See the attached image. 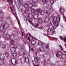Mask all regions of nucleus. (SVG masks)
<instances>
[{
    "label": "nucleus",
    "instance_id": "nucleus-15",
    "mask_svg": "<svg viewBox=\"0 0 66 66\" xmlns=\"http://www.w3.org/2000/svg\"><path fill=\"white\" fill-rule=\"evenodd\" d=\"M12 38V36L10 35H7L6 36V39L7 40H9Z\"/></svg>",
    "mask_w": 66,
    "mask_h": 66
},
{
    "label": "nucleus",
    "instance_id": "nucleus-59",
    "mask_svg": "<svg viewBox=\"0 0 66 66\" xmlns=\"http://www.w3.org/2000/svg\"><path fill=\"white\" fill-rule=\"evenodd\" d=\"M24 37H25V38H27V35H25L24 36Z\"/></svg>",
    "mask_w": 66,
    "mask_h": 66
},
{
    "label": "nucleus",
    "instance_id": "nucleus-33",
    "mask_svg": "<svg viewBox=\"0 0 66 66\" xmlns=\"http://www.w3.org/2000/svg\"><path fill=\"white\" fill-rule=\"evenodd\" d=\"M34 37H33L30 35L29 37V40H30V42H31V39H32V40L33 39H34Z\"/></svg>",
    "mask_w": 66,
    "mask_h": 66
},
{
    "label": "nucleus",
    "instance_id": "nucleus-32",
    "mask_svg": "<svg viewBox=\"0 0 66 66\" xmlns=\"http://www.w3.org/2000/svg\"><path fill=\"white\" fill-rule=\"evenodd\" d=\"M4 26H5V28L6 29H7V28H9V25L7 24H5Z\"/></svg>",
    "mask_w": 66,
    "mask_h": 66
},
{
    "label": "nucleus",
    "instance_id": "nucleus-28",
    "mask_svg": "<svg viewBox=\"0 0 66 66\" xmlns=\"http://www.w3.org/2000/svg\"><path fill=\"white\" fill-rule=\"evenodd\" d=\"M44 13L45 12H44V11L42 10H41L39 14H41L42 15H44Z\"/></svg>",
    "mask_w": 66,
    "mask_h": 66
},
{
    "label": "nucleus",
    "instance_id": "nucleus-37",
    "mask_svg": "<svg viewBox=\"0 0 66 66\" xmlns=\"http://www.w3.org/2000/svg\"><path fill=\"white\" fill-rule=\"evenodd\" d=\"M50 3H51V4L52 5H53L54 4V0H51L50 1Z\"/></svg>",
    "mask_w": 66,
    "mask_h": 66
},
{
    "label": "nucleus",
    "instance_id": "nucleus-7",
    "mask_svg": "<svg viewBox=\"0 0 66 66\" xmlns=\"http://www.w3.org/2000/svg\"><path fill=\"white\" fill-rule=\"evenodd\" d=\"M62 55V52L61 51H59L57 53H56V55L57 57H59Z\"/></svg>",
    "mask_w": 66,
    "mask_h": 66
},
{
    "label": "nucleus",
    "instance_id": "nucleus-31",
    "mask_svg": "<svg viewBox=\"0 0 66 66\" xmlns=\"http://www.w3.org/2000/svg\"><path fill=\"white\" fill-rule=\"evenodd\" d=\"M46 15H47V16H49V15H50V11H46Z\"/></svg>",
    "mask_w": 66,
    "mask_h": 66
},
{
    "label": "nucleus",
    "instance_id": "nucleus-39",
    "mask_svg": "<svg viewBox=\"0 0 66 66\" xmlns=\"http://www.w3.org/2000/svg\"><path fill=\"white\" fill-rule=\"evenodd\" d=\"M42 64L41 62H39L38 65H36L35 66H40L42 65Z\"/></svg>",
    "mask_w": 66,
    "mask_h": 66
},
{
    "label": "nucleus",
    "instance_id": "nucleus-10",
    "mask_svg": "<svg viewBox=\"0 0 66 66\" xmlns=\"http://www.w3.org/2000/svg\"><path fill=\"white\" fill-rule=\"evenodd\" d=\"M43 46L44 48V49H48L49 47V44L48 43L47 44V45H46L45 44V45H44V46Z\"/></svg>",
    "mask_w": 66,
    "mask_h": 66
},
{
    "label": "nucleus",
    "instance_id": "nucleus-14",
    "mask_svg": "<svg viewBox=\"0 0 66 66\" xmlns=\"http://www.w3.org/2000/svg\"><path fill=\"white\" fill-rule=\"evenodd\" d=\"M40 58L38 57H36L35 59V61L36 63L38 62V61H39Z\"/></svg>",
    "mask_w": 66,
    "mask_h": 66
},
{
    "label": "nucleus",
    "instance_id": "nucleus-4",
    "mask_svg": "<svg viewBox=\"0 0 66 66\" xmlns=\"http://www.w3.org/2000/svg\"><path fill=\"white\" fill-rule=\"evenodd\" d=\"M44 51L45 50L44 49V48H43V46H42V47H39L37 50V52H41V51L43 52V51Z\"/></svg>",
    "mask_w": 66,
    "mask_h": 66
},
{
    "label": "nucleus",
    "instance_id": "nucleus-60",
    "mask_svg": "<svg viewBox=\"0 0 66 66\" xmlns=\"http://www.w3.org/2000/svg\"><path fill=\"white\" fill-rule=\"evenodd\" d=\"M2 44V42L0 41V45H1Z\"/></svg>",
    "mask_w": 66,
    "mask_h": 66
},
{
    "label": "nucleus",
    "instance_id": "nucleus-2",
    "mask_svg": "<svg viewBox=\"0 0 66 66\" xmlns=\"http://www.w3.org/2000/svg\"><path fill=\"white\" fill-rule=\"evenodd\" d=\"M59 22H60L57 21L55 22L54 23L55 26H54V25H52L51 29L52 30H55V29H56V27H58L60 24Z\"/></svg>",
    "mask_w": 66,
    "mask_h": 66
},
{
    "label": "nucleus",
    "instance_id": "nucleus-55",
    "mask_svg": "<svg viewBox=\"0 0 66 66\" xmlns=\"http://www.w3.org/2000/svg\"><path fill=\"white\" fill-rule=\"evenodd\" d=\"M44 64L45 65H47V64H48V63L47 62H44Z\"/></svg>",
    "mask_w": 66,
    "mask_h": 66
},
{
    "label": "nucleus",
    "instance_id": "nucleus-49",
    "mask_svg": "<svg viewBox=\"0 0 66 66\" xmlns=\"http://www.w3.org/2000/svg\"><path fill=\"white\" fill-rule=\"evenodd\" d=\"M63 40L64 42H66V38H63Z\"/></svg>",
    "mask_w": 66,
    "mask_h": 66
},
{
    "label": "nucleus",
    "instance_id": "nucleus-64",
    "mask_svg": "<svg viewBox=\"0 0 66 66\" xmlns=\"http://www.w3.org/2000/svg\"><path fill=\"white\" fill-rule=\"evenodd\" d=\"M35 53L36 54V55H37V52H35Z\"/></svg>",
    "mask_w": 66,
    "mask_h": 66
},
{
    "label": "nucleus",
    "instance_id": "nucleus-1",
    "mask_svg": "<svg viewBox=\"0 0 66 66\" xmlns=\"http://www.w3.org/2000/svg\"><path fill=\"white\" fill-rule=\"evenodd\" d=\"M53 21L52 22L53 24H54L55 22H60V17L59 16L58 18L54 16L53 18Z\"/></svg>",
    "mask_w": 66,
    "mask_h": 66
},
{
    "label": "nucleus",
    "instance_id": "nucleus-58",
    "mask_svg": "<svg viewBox=\"0 0 66 66\" xmlns=\"http://www.w3.org/2000/svg\"><path fill=\"white\" fill-rule=\"evenodd\" d=\"M43 27H39V29H40V30H41V29H43Z\"/></svg>",
    "mask_w": 66,
    "mask_h": 66
},
{
    "label": "nucleus",
    "instance_id": "nucleus-24",
    "mask_svg": "<svg viewBox=\"0 0 66 66\" xmlns=\"http://www.w3.org/2000/svg\"><path fill=\"white\" fill-rule=\"evenodd\" d=\"M24 7L25 8H29V5L26 3L24 4Z\"/></svg>",
    "mask_w": 66,
    "mask_h": 66
},
{
    "label": "nucleus",
    "instance_id": "nucleus-36",
    "mask_svg": "<svg viewBox=\"0 0 66 66\" xmlns=\"http://www.w3.org/2000/svg\"><path fill=\"white\" fill-rule=\"evenodd\" d=\"M2 47L3 49H5L6 48V45H5V44H4L2 45Z\"/></svg>",
    "mask_w": 66,
    "mask_h": 66
},
{
    "label": "nucleus",
    "instance_id": "nucleus-29",
    "mask_svg": "<svg viewBox=\"0 0 66 66\" xmlns=\"http://www.w3.org/2000/svg\"><path fill=\"white\" fill-rule=\"evenodd\" d=\"M3 33V34H2V35H3V38H6V36H7V35L6 34H4V33Z\"/></svg>",
    "mask_w": 66,
    "mask_h": 66
},
{
    "label": "nucleus",
    "instance_id": "nucleus-27",
    "mask_svg": "<svg viewBox=\"0 0 66 66\" xmlns=\"http://www.w3.org/2000/svg\"><path fill=\"white\" fill-rule=\"evenodd\" d=\"M17 53H14L12 54L13 57L14 58H15L17 56Z\"/></svg>",
    "mask_w": 66,
    "mask_h": 66
},
{
    "label": "nucleus",
    "instance_id": "nucleus-11",
    "mask_svg": "<svg viewBox=\"0 0 66 66\" xmlns=\"http://www.w3.org/2000/svg\"><path fill=\"white\" fill-rule=\"evenodd\" d=\"M31 43L33 46H35L36 43V41L34 40V39H32L31 40Z\"/></svg>",
    "mask_w": 66,
    "mask_h": 66
},
{
    "label": "nucleus",
    "instance_id": "nucleus-38",
    "mask_svg": "<svg viewBox=\"0 0 66 66\" xmlns=\"http://www.w3.org/2000/svg\"><path fill=\"white\" fill-rule=\"evenodd\" d=\"M6 56V57H8L9 56V53L8 52H6L5 53Z\"/></svg>",
    "mask_w": 66,
    "mask_h": 66
},
{
    "label": "nucleus",
    "instance_id": "nucleus-30",
    "mask_svg": "<svg viewBox=\"0 0 66 66\" xmlns=\"http://www.w3.org/2000/svg\"><path fill=\"white\" fill-rule=\"evenodd\" d=\"M15 61V65H16V64H17V60H15V59H12L11 60V61Z\"/></svg>",
    "mask_w": 66,
    "mask_h": 66
},
{
    "label": "nucleus",
    "instance_id": "nucleus-13",
    "mask_svg": "<svg viewBox=\"0 0 66 66\" xmlns=\"http://www.w3.org/2000/svg\"><path fill=\"white\" fill-rule=\"evenodd\" d=\"M30 9L29 8H26V10H25L24 13H25L26 14H27L28 12H30Z\"/></svg>",
    "mask_w": 66,
    "mask_h": 66
},
{
    "label": "nucleus",
    "instance_id": "nucleus-63",
    "mask_svg": "<svg viewBox=\"0 0 66 66\" xmlns=\"http://www.w3.org/2000/svg\"><path fill=\"white\" fill-rule=\"evenodd\" d=\"M22 36H24V34H22Z\"/></svg>",
    "mask_w": 66,
    "mask_h": 66
},
{
    "label": "nucleus",
    "instance_id": "nucleus-62",
    "mask_svg": "<svg viewBox=\"0 0 66 66\" xmlns=\"http://www.w3.org/2000/svg\"><path fill=\"white\" fill-rule=\"evenodd\" d=\"M15 17L16 18H18V17H17V16H16V15H15Z\"/></svg>",
    "mask_w": 66,
    "mask_h": 66
},
{
    "label": "nucleus",
    "instance_id": "nucleus-18",
    "mask_svg": "<svg viewBox=\"0 0 66 66\" xmlns=\"http://www.w3.org/2000/svg\"><path fill=\"white\" fill-rule=\"evenodd\" d=\"M11 43L13 45H15V41L13 39H11L10 40Z\"/></svg>",
    "mask_w": 66,
    "mask_h": 66
},
{
    "label": "nucleus",
    "instance_id": "nucleus-23",
    "mask_svg": "<svg viewBox=\"0 0 66 66\" xmlns=\"http://www.w3.org/2000/svg\"><path fill=\"white\" fill-rule=\"evenodd\" d=\"M38 21L39 23H42L43 22V20L41 19H39L38 20Z\"/></svg>",
    "mask_w": 66,
    "mask_h": 66
},
{
    "label": "nucleus",
    "instance_id": "nucleus-41",
    "mask_svg": "<svg viewBox=\"0 0 66 66\" xmlns=\"http://www.w3.org/2000/svg\"><path fill=\"white\" fill-rule=\"evenodd\" d=\"M43 2H45V3H47L48 2L47 0H42Z\"/></svg>",
    "mask_w": 66,
    "mask_h": 66
},
{
    "label": "nucleus",
    "instance_id": "nucleus-53",
    "mask_svg": "<svg viewBox=\"0 0 66 66\" xmlns=\"http://www.w3.org/2000/svg\"><path fill=\"white\" fill-rule=\"evenodd\" d=\"M60 38L61 39H62V40H63V37H62V36H61L60 37Z\"/></svg>",
    "mask_w": 66,
    "mask_h": 66
},
{
    "label": "nucleus",
    "instance_id": "nucleus-45",
    "mask_svg": "<svg viewBox=\"0 0 66 66\" xmlns=\"http://www.w3.org/2000/svg\"><path fill=\"white\" fill-rule=\"evenodd\" d=\"M39 24H37L36 26V27L37 28H39Z\"/></svg>",
    "mask_w": 66,
    "mask_h": 66
},
{
    "label": "nucleus",
    "instance_id": "nucleus-35",
    "mask_svg": "<svg viewBox=\"0 0 66 66\" xmlns=\"http://www.w3.org/2000/svg\"><path fill=\"white\" fill-rule=\"evenodd\" d=\"M41 11V10H39V9H37L36 10L37 12V13H38L39 14L40 13Z\"/></svg>",
    "mask_w": 66,
    "mask_h": 66
},
{
    "label": "nucleus",
    "instance_id": "nucleus-19",
    "mask_svg": "<svg viewBox=\"0 0 66 66\" xmlns=\"http://www.w3.org/2000/svg\"><path fill=\"white\" fill-rule=\"evenodd\" d=\"M26 58L24 59V58L23 57L21 60V61L22 63L23 64V63H24V62H25V60Z\"/></svg>",
    "mask_w": 66,
    "mask_h": 66
},
{
    "label": "nucleus",
    "instance_id": "nucleus-21",
    "mask_svg": "<svg viewBox=\"0 0 66 66\" xmlns=\"http://www.w3.org/2000/svg\"><path fill=\"white\" fill-rule=\"evenodd\" d=\"M0 58L1 59H4V55L3 54H0Z\"/></svg>",
    "mask_w": 66,
    "mask_h": 66
},
{
    "label": "nucleus",
    "instance_id": "nucleus-3",
    "mask_svg": "<svg viewBox=\"0 0 66 66\" xmlns=\"http://www.w3.org/2000/svg\"><path fill=\"white\" fill-rule=\"evenodd\" d=\"M32 15L31 14H29L27 16V18L29 19L28 20V21H29V22L32 24Z\"/></svg>",
    "mask_w": 66,
    "mask_h": 66
},
{
    "label": "nucleus",
    "instance_id": "nucleus-20",
    "mask_svg": "<svg viewBox=\"0 0 66 66\" xmlns=\"http://www.w3.org/2000/svg\"><path fill=\"white\" fill-rule=\"evenodd\" d=\"M27 37H28V38L29 40V42H30V40L29 38L30 37V36H31V34H30L29 33H28V34H27Z\"/></svg>",
    "mask_w": 66,
    "mask_h": 66
},
{
    "label": "nucleus",
    "instance_id": "nucleus-57",
    "mask_svg": "<svg viewBox=\"0 0 66 66\" xmlns=\"http://www.w3.org/2000/svg\"><path fill=\"white\" fill-rule=\"evenodd\" d=\"M53 38H54V39H55L56 40H57V39H57V38H55V37H53Z\"/></svg>",
    "mask_w": 66,
    "mask_h": 66
},
{
    "label": "nucleus",
    "instance_id": "nucleus-54",
    "mask_svg": "<svg viewBox=\"0 0 66 66\" xmlns=\"http://www.w3.org/2000/svg\"><path fill=\"white\" fill-rule=\"evenodd\" d=\"M55 64H53V63H52L51 64V66H55Z\"/></svg>",
    "mask_w": 66,
    "mask_h": 66
},
{
    "label": "nucleus",
    "instance_id": "nucleus-22",
    "mask_svg": "<svg viewBox=\"0 0 66 66\" xmlns=\"http://www.w3.org/2000/svg\"><path fill=\"white\" fill-rule=\"evenodd\" d=\"M23 56L25 58H28L29 56V55L27 53H25L23 54Z\"/></svg>",
    "mask_w": 66,
    "mask_h": 66
},
{
    "label": "nucleus",
    "instance_id": "nucleus-47",
    "mask_svg": "<svg viewBox=\"0 0 66 66\" xmlns=\"http://www.w3.org/2000/svg\"><path fill=\"white\" fill-rule=\"evenodd\" d=\"M33 6H34V7H36V6H37V5H36V3H34L33 4Z\"/></svg>",
    "mask_w": 66,
    "mask_h": 66
},
{
    "label": "nucleus",
    "instance_id": "nucleus-40",
    "mask_svg": "<svg viewBox=\"0 0 66 66\" xmlns=\"http://www.w3.org/2000/svg\"><path fill=\"white\" fill-rule=\"evenodd\" d=\"M7 1L8 2L10 3H13V1L11 0H7Z\"/></svg>",
    "mask_w": 66,
    "mask_h": 66
},
{
    "label": "nucleus",
    "instance_id": "nucleus-61",
    "mask_svg": "<svg viewBox=\"0 0 66 66\" xmlns=\"http://www.w3.org/2000/svg\"><path fill=\"white\" fill-rule=\"evenodd\" d=\"M31 51H34V50H33V48H31Z\"/></svg>",
    "mask_w": 66,
    "mask_h": 66
},
{
    "label": "nucleus",
    "instance_id": "nucleus-52",
    "mask_svg": "<svg viewBox=\"0 0 66 66\" xmlns=\"http://www.w3.org/2000/svg\"><path fill=\"white\" fill-rule=\"evenodd\" d=\"M47 55L46 54H44L43 55V56H44V57H46V56H47Z\"/></svg>",
    "mask_w": 66,
    "mask_h": 66
},
{
    "label": "nucleus",
    "instance_id": "nucleus-6",
    "mask_svg": "<svg viewBox=\"0 0 66 66\" xmlns=\"http://www.w3.org/2000/svg\"><path fill=\"white\" fill-rule=\"evenodd\" d=\"M11 12L13 14V15H14V13H16V10H15V7H13L11 8Z\"/></svg>",
    "mask_w": 66,
    "mask_h": 66
},
{
    "label": "nucleus",
    "instance_id": "nucleus-51",
    "mask_svg": "<svg viewBox=\"0 0 66 66\" xmlns=\"http://www.w3.org/2000/svg\"><path fill=\"white\" fill-rule=\"evenodd\" d=\"M21 47L22 48V49H23L24 48V46H23L22 45H21Z\"/></svg>",
    "mask_w": 66,
    "mask_h": 66
},
{
    "label": "nucleus",
    "instance_id": "nucleus-17",
    "mask_svg": "<svg viewBox=\"0 0 66 66\" xmlns=\"http://www.w3.org/2000/svg\"><path fill=\"white\" fill-rule=\"evenodd\" d=\"M38 18V14H35L34 15L33 18L34 19H36Z\"/></svg>",
    "mask_w": 66,
    "mask_h": 66
},
{
    "label": "nucleus",
    "instance_id": "nucleus-34",
    "mask_svg": "<svg viewBox=\"0 0 66 66\" xmlns=\"http://www.w3.org/2000/svg\"><path fill=\"white\" fill-rule=\"evenodd\" d=\"M31 12L32 13H35L36 12L35 10L34 9H31Z\"/></svg>",
    "mask_w": 66,
    "mask_h": 66
},
{
    "label": "nucleus",
    "instance_id": "nucleus-43",
    "mask_svg": "<svg viewBox=\"0 0 66 66\" xmlns=\"http://www.w3.org/2000/svg\"><path fill=\"white\" fill-rule=\"evenodd\" d=\"M47 8L48 9H49V10H51V7L50 6H48L47 7Z\"/></svg>",
    "mask_w": 66,
    "mask_h": 66
},
{
    "label": "nucleus",
    "instance_id": "nucleus-12",
    "mask_svg": "<svg viewBox=\"0 0 66 66\" xmlns=\"http://www.w3.org/2000/svg\"><path fill=\"white\" fill-rule=\"evenodd\" d=\"M38 45H39V46H42V45L44 46V45H45V43L40 41L38 43Z\"/></svg>",
    "mask_w": 66,
    "mask_h": 66
},
{
    "label": "nucleus",
    "instance_id": "nucleus-44",
    "mask_svg": "<svg viewBox=\"0 0 66 66\" xmlns=\"http://www.w3.org/2000/svg\"><path fill=\"white\" fill-rule=\"evenodd\" d=\"M3 62H4V60H3V59H1L0 60V62L1 63H3Z\"/></svg>",
    "mask_w": 66,
    "mask_h": 66
},
{
    "label": "nucleus",
    "instance_id": "nucleus-48",
    "mask_svg": "<svg viewBox=\"0 0 66 66\" xmlns=\"http://www.w3.org/2000/svg\"><path fill=\"white\" fill-rule=\"evenodd\" d=\"M0 20L1 21H3V18H0Z\"/></svg>",
    "mask_w": 66,
    "mask_h": 66
},
{
    "label": "nucleus",
    "instance_id": "nucleus-56",
    "mask_svg": "<svg viewBox=\"0 0 66 66\" xmlns=\"http://www.w3.org/2000/svg\"><path fill=\"white\" fill-rule=\"evenodd\" d=\"M18 20H17V21L18 22L19 25L20 21H19V19H18Z\"/></svg>",
    "mask_w": 66,
    "mask_h": 66
},
{
    "label": "nucleus",
    "instance_id": "nucleus-26",
    "mask_svg": "<svg viewBox=\"0 0 66 66\" xmlns=\"http://www.w3.org/2000/svg\"><path fill=\"white\" fill-rule=\"evenodd\" d=\"M32 7H33V4H29L28 8L32 9Z\"/></svg>",
    "mask_w": 66,
    "mask_h": 66
},
{
    "label": "nucleus",
    "instance_id": "nucleus-8",
    "mask_svg": "<svg viewBox=\"0 0 66 66\" xmlns=\"http://www.w3.org/2000/svg\"><path fill=\"white\" fill-rule=\"evenodd\" d=\"M5 27V25H2L0 26V30L1 31H2V33H5V31H3V29H4Z\"/></svg>",
    "mask_w": 66,
    "mask_h": 66
},
{
    "label": "nucleus",
    "instance_id": "nucleus-16",
    "mask_svg": "<svg viewBox=\"0 0 66 66\" xmlns=\"http://www.w3.org/2000/svg\"><path fill=\"white\" fill-rule=\"evenodd\" d=\"M50 20V18L48 17L46 18L44 20V22H47Z\"/></svg>",
    "mask_w": 66,
    "mask_h": 66
},
{
    "label": "nucleus",
    "instance_id": "nucleus-9",
    "mask_svg": "<svg viewBox=\"0 0 66 66\" xmlns=\"http://www.w3.org/2000/svg\"><path fill=\"white\" fill-rule=\"evenodd\" d=\"M11 50L12 52H15L16 51V49L15 47H13L11 48Z\"/></svg>",
    "mask_w": 66,
    "mask_h": 66
},
{
    "label": "nucleus",
    "instance_id": "nucleus-46",
    "mask_svg": "<svg viewBox=\"0 0 66 66\" xmlns=\"http://www.w3.org/2000/svg\"><path fill=\"white\" fill-rule=\"evenodd\" d=\"M18 4L19 5V6H20L21 5V3L19 2L18 3Z\"/></svg>",
    "mask_w": 66,
    "mask_h": 66
},
{
    "label": "nucleus",
    "instance_id": "nucleus-25",
    "mask_svg": "<svg viewBox=\"0 0 66 66\" xmlns=\"http://www.w3.org/2000/svg\"><path fill=\"white\" fill-rule=\"evenodd\" d=\"M25 62H26V63H29L30 62V61H29V60L28 58H25Z\"/></svg>",
    "mask_w": 66,
    "mask_h": 66
},
{
    "label": "nucleus",
    "instance_id": "nucleus-42",
    "mask_svg": "<svg viewBox=\"0 0 66 66\" xmlns=\"http://www.w3.org/2000/svg\"><path fill=\"white\" fill-rule=\"evenodd\" d=\"M32 2L34 3H36V2H37L38 1H37V0H32Z\"/></svg>",
    "mask_w": 66,
    "mask_h": 66
},
{
    "label": "nucleus",
    "instance_id": "nucleus-50",
    "mask_svg": "<svg viewBox=\"0 0 66 66\" xmlns=\"http://www.w3.org/2000/svg\"><path fill=\"white\" fill-rule=\"evenodd\" d=\"M59 47H60V48H61L62 50H63V51H64V50L63 49H62V47L61 45H60L59 46Z\"/></svg>",
    "mask_w": 66,
    "mask_h": 66
},
{
    "label": "nucleus",
    "instance_id": "nucleus-5",
    "mask_svg": "<svg viewBox=\"0 0 66 66\" xmlns=\"http://www.w3.org/2000/svg\"><path fill=\"white\" fill-rule=\"evenodd\" d=\"M52 24L51 23H50L49 24V28H50V27L51 26V28H49L48 29L47 31V32L48 33H49L51 32V31H52V30H54L53 29H52L51 28H52Z\"/></svg>",
    "mask_w": 66,
    "mask_h": 66
}]
</instances>
